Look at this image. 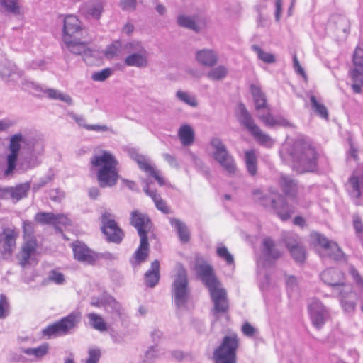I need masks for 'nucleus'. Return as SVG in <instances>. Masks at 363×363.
I'll return each instance as SVG.
<instances>
[{
    "instance_id": "nucleus-1",
    "label": "nucleus",
    "mask_w": 363,
    "mask_h": 363,
    "mask_svg": "<svg viewBox=\"0 0 363 363\" xmlns=\"http://www.w3.org/2000/svg\"><path fill=\"white\" fill-rule=\"evenodd\" d=\"M197 277L208 289L215 313H224L228 311L227 291L222 287L213 267L206 261L197 262L194 267Z\"/></svg>"
},
{
    "instance_id": "nucleus-2",
    "label": "nucleus",
    "mask_w": 363,
    "mask_h": 363,
    "mask_svg": "<svg viewBox=\"0 0 363 363\" xmlns=\"http://www.w3.org/2000/svg\"><path fill=\"white\" fill-rule=\"evenodd\" d=\"M294 162V168L298 173L313 172L317 167L318 154L310 143L297 140L287 150Z\"/></svg>"
},
{
    "instance_id": "nucleus-3",
    "label": "nucleus",
    "mask_w": 363,
    "mask_h": 363,
    "mask_svg": "<svg viewBox=\"0 0 363 363\" xmlns=\"http://www.w3.org/2000/svg\"><path fill=\"white\" fill-rule=\"evenodd\" d=\"M91 164L99 167L97 172V180L101 188L115 186L119 178L117 166L118 162L111 152L103 150L100 155H94L91 158Z\"/></svg>"
},
{
    "instance_id": "nucleus-4",
    "label": "nucleus",
    "mask_w": 363,
    "mask_h": 363,
    "mask_svg": "<svg viewBox=\"0 0 363 363\" xmlns=\"http://www.w3.org/2000/svg\"><path fill=\"white\" fill-rule=\"evenodd\" d=\"M254 200L265 208H272L274 212L284 221L291 218L294 210L285 201V199L277 191L270 190L264 194L259 189L253 191Z\"/></svg>"
},
{
    "instance_id": "nucleus-5",
    "label": "nucleus",
    "mask_w": 363,
    "mask_h": 363,
    "mask_svg": "<svg viewBox=\"0 0 363 363\" xmlns=\"http://www.w3.org/2000/svg\"><path fill=\"white\" fill-rule=\"evenodd\" d=\"M172 298L177 308L184 307L188 303L191 289L186 270L182 267L175 275L171 286Z\"/></svg>"
},
{
    "instance_id": "nucleus-6",
    "label": "nucleus",
    "mask_w": 363,
    "mask_h": 363,
    "mask_svg": "<svg viewBox=\"0 0 363 363\" xmlns=\"http://www.w3.org/2000/svg\"><path fill=\"white\" fill-rule=\"evenodd\" d=\"M210 144L213 149L212 157L215 161L228 174H235L237 172L235 160L222 140L218 137H213L211 138Z\"/></svg>"
},
{
    "instance_id": "nucleus-7",
    "label": "nucleus",
    "mask_w": 363,
    "mask_h": 363,
    "mask_svg": "<svg viewBox=\"0 0 363 363\" xmlns=\"http://www.w3.org/2000/svg\"><path fill=\"white\" fill-rule=\"evenodd\" d=\"M81 319L79 312H72L60 320L48 325L42 331L48 337H58L72 333L77 327Z\"/></svg>"
},
{
    "instance_id": "nucleus-8",
    "label": "nucleus",
    "mask_w": 363,
    "mask_h": 363,
    "mask_svg": "<svg viewBox=\"0 0 363 363\" xmlns=\"http://www.w3.org/2000/svg\"><path fill=\"white\" fill-rule=\"evenodd\" d=\"M238 119L241 125H242L254 137L257 143L260 145L271 147L274 144L273 139L269 135L264 133L258 125L255 123L251 114L247 110L243 104H240Z\"/></svg>"
},
{
    "instance_id": "nucleus-9",
    "label": "nucleus",
    "mask_w": 363,
    "mask_h": 363,
    "mask_svg": "<svg viewBox=\"0 0 363 363\" xmlns=\"http://www.w3.org/2000/svg\"><path fill=\"white\" fill-rule=\"evenodd\" d=\"M239 340L236 335L225 336L219 347L213 352L215 363H236V352Z\"/></svg>"
},
{
    "instance_id": "nucleus-10",
    "label": "nucleus",
    "mask_w": 363,
    "mask_h": 363,
    "mask_svg": "<svg viewBox=\"0 0 363 363\" xmlns=\"http://www.w3.org/2000/svg\"><path fill=\"white\" fill-rule=\"evenodd\" d=\"M113 216L104 211L101 216V230L106 236V239L108 242L119 244L123 239L124 233L123 230L118 225Z\"/></svg>"
},
{
    "instance_id": "nucleus-11",
    "label": "nucleus",
    "mask_w": 363,
    "mask_h": 363,
    "mask_svg": "<svg viewBox=\"0 0 363 363\" xmlns=\"http://www.w3.org/2000/svg\"><path fill=\"white\" fill-rule=\"evenodd\" d=\"M125 49L130 53L124 60V63L127 66L139 68L147 66L148 53L140 43L135 41L128 43L125 45Z\"/></svg>"
},
{
    "instance_id": "nucleus-12",
    "label": "nucleus",
    "mask_w": 363,
    "mask_h": 363,
    "mask_svg": "<svg viewBox=\"0 0 363 363\" xmlns=\"http://www.w3.org/2000/svg\"><path fill=\"white\" fill-rule=\"evenodd\" d=\"M354 67L350 71L353 82L352 89L355 94H359L363 86V49L357 47L352 57Z\"/></svg>"
},
{
    "instance_id": "nucleus-13",
    "label": "nucleus",
    "mask_w": 363,
    "mask_h": 363,
    "mask_svg": "<svg viewBox=\"0 0 363 363\" xmlns=\"http://www.w3.org/2000/svg\"><path fill=\"white\" fill-rule=\"evenodd\" d=\"M29 144V139L23 136L21 133L15 134L11 138L9 145L10 154L7 156V168L4 172L6 176L12 174L15 169L21 145H28Z\"/></svg>"
},
{
    "instance_id": "nucleus-14",
    "label": "nucleus",
    "mask_w": 363,
    "mask_h": 363,
    "mask_svg": "<svg viewBox=\"0 0 363 363\" xmlns=\"http://www.w3.org/2000/svg\"><path fill=\"white\" fill-rule=\"evenodd\" d=\"M312 324L320 329L330 317V311L319 300L315 299L308 306Z\"/></svg>"
},
{
    "instance_id": "nucleus-15",
    "label": "nucleus",
    "mask_w": 363,
    "mask_h": 363,
    "mask_svg": "<svg viewBox=\"0 0 363 363\" xmlns=\"http://www.w3.org/2000/svg\"><path fill=\"white\" fill-rule=\"evenodd\" d=\"M313 239L323 248L325 253L323 257H328L330 259L339 261L343 259L345 254L339 247L338 245L318 233H314L312 235Z\"/></svg>"
},
{
    "instance_id": "nucleus-16",
    "label": "nucleus",
    "mask_w": 363,
    "mask_h": 363,
    "mask_svg": "<svg viewBox=\"0 0 363 363\" xmlns=\"http://www.w3.org/2000/svg\"><path fill=\"white\" fill-rule=\"evenodd\" d=\"M130 223L138 232L140 238H147V233L151 230L152 223L149 216L138 210L130 213Z\"/></svg>"
},
{
    "instance_id": "nucleus-17",
    "label": "nucleus",
    "mask_w": 363,
    "mask_h": 363,
    "mask_svg": "<svg viewBox=\"0 0 363 363\" xmlns=\"http://www.w3.org/2000/svg\"><path fill=\"white\" fill-rule=\"evenodd\" d=\"M74 257L79 262L94 264L99 259L98 253L94 252L86 244L76 241L72 244Z\"/></svg>"
},
{
    "instance_id": "nucleus-18",
    "label": "nucleus",
    "mask_w": 363,
    "mask_h": 363,
    "mask_svg": "<svg viewBox=\"0 0 363 363\" xmlns=\"http://www.w3.org/2000/svg\"><path fill=\"white\" fill-rule=\"evenodd\" d=\"M129 155L141 170L154 177L160 186L164 184V179L159 175V172L150 164L149 160L145 155L139 154L135 150H130Z\"/></svg>"
},
{
    "instance_id": "nucleus-19",
    "label": "nucleus",
    "mask_w": 363,
    "mask_h": 363,
    "mask_svg": "<svg viewBox=\"0 0 363 363\" xmlns=\"http://www.w3.org/2000/svg\"><path fill=\"white\" fill-rule=\"evenodd\" d=\"M320 277L325 284L333 287L336 293H337L343 286H347L345 284L343 273L337 269H327L322 272Z\"/></svg>"
},
{
    "instance_id": "nucleus-20",
    "label": "nucleus",
    "mask_w": 363,
    "mask_h": 363,
    "mask_svg": "<svg viewBox=\"0 0 363 363\" xmlns=\"http://www.w3.org/2000/svg\"><path fill=\"white\" fill-rule=\"evenodd\" d=\"M18 233L13 228H5L0 233V245L2 247L1 254L11 255L16 248Z\"/></svg>"
},
{
    "instance_id": "nucleus-21",
    "label": "nucleus",
    "mask_w": 363,
    "mask_h": 363,
    "mask_svg": "<svg viewBox=\"0 0 363 363\" xmlns=\"http://www.w3.org/2000/svg\"><path fill=\"white\" fill-rule=\"evenodd\" d=\"M82 31L81 23L73 15L67 16L64 19L63 41L79 37Z\"/></svg>"
},
{
    "instance_id": "nucleus-22",
    "label": "nucleus",
    "mask_w": 363,
    "mask_h": 363,
    "mask_svg": "<svg viewBox=\"0 0 363 363\" xmlns=\"http://www.w3.org/2000/svg\"><path fill=\"white\" fill-rule=\"evenodd\" d=\"M337 294L340 297L343 310L348 313L354 312L357 306V296L351 286H343Z\"/></svg>"
},
{
    "instance_id": "nucleus-23",
    "label": "nucleus",
    "mask_w": 363,
    "mask_h": 363,
    "mask_svg": "<svg viewBox=\"0 0 363 363\" xmlns=\"http://www.w3.org/2000/svg\"><path fill=\"white\" fill-rule=\"evenodd\" d=\"M261 250L264 260L269 263L276 261L282 255V252L277 247L274 241L270 237L263 239Z\"/></svg>"
},
{
    "instance_id": "nucleus-24",
    "label": "nucleus",
    "mask_w": 363,
    "mask_h": 363,
    "mask_svg": "<svg viewBox=\"0 0 363 363\" xmlns=\"http://www.w3.org/2000/svg\"><path fill=\"white\" fill-rule=\"evenodd\" d=\"M30 189V182H27L13 187L0 189V197H3L6 194H9L13 199L18 201L27 197Z\"/></svg>"
},
{
    "instance_id": "nucleus-25",
    "label": "nucleus",
    "mask_w": 363,
    "mask_h": 363,
    "mask_svg": "<svg viewBox=\"0 0 363 363\" xmlns=\"http://www.w3.org/2000/svg\"><path fill=\"white\" fill-rule=\"evenodd\" d=\"M35 220L40 225H53L59 223L66 225L67 218L62 214H55L48 212H39L35 216Z\"/></svg>"
},
{
    "instance_id": "nucleus-26",
    "label": "nucleus",
    "mask_w": 363,
    "mask_h": 363,
    "mask_svg": "<svg viewBox=\"0 0 363 363\" xmlns=\"http://www.w3.org/2000/svg\"><path fill=\"white\" fill-rule=\"evenodd\" d=\"M69 50L77 55H91L92 50L88 48L87 44L80 41L79 37L64 41Z\"/></svg>"
},
{
    "instance_id": "nucleus-27",
    "label": "nucleus",
    "mask_w": 363,
    "mask_h": 363,
    "mask_svg": "<svg viewBox=\"0 0 363 363\" xmlns=\"http://www.w3.org/2000/svg\"><path fill=\"white\" fill-rule=\"evenodd\" d=\"M37 241L34 238H29L22 245L19 264L25 267L28 263L31 255L36 251Z\"/></svg>"
},
{
    "instance_id": "nucleus-28",
    "label": "nucleus",
    "mask_w": 363,
    "mask_h": 363,
    "mask_svg": "<svg viewBox=\"0 0 363 363\" xmlns=\"http://www.w3.org/2000/svg\"><path fill=\"white\" fill-rule=\"evenodd\" d=\"M160 278V263L156 259L151 263L150 268L145 274V284L148 287L153 288L158 284Z\"/></svg>"
},
{
    "instance_id": "nucleus-29",
    "label": "nucleus",
    "mask_w": 363,
    "mask_h": 363,
    "mask_svg": "<svg viewBox=\"0 0 363 363\" xmlns=\"http://www.w3.org/2000/svg\"><path fill=\"white\" fill-rule=\"evenodd\" d=\"M196 60L201 65L212 67L218 62L217 54L212 50L203 49L196 52Z\"/></svg>"
},
{
    "instance_id": "nucleus-30",
    "label": "nucleus",
    "mask_w": 363,
    "mask_h": 363,
    "mask_svg": "<svg viewBox=\"0 0 363 363\" xmlns=\"http://www.w3.org/2000/svg\"><path fill=\"white\" fill-rule=\"evenodd\" d=\"M280 185L286 196L292 199L295 198L297 191V183L294 179L287 175H281Z\"/></svg>"
},
{
    "instance_id": "nucleus-31",
    "label": "nucleus",
    "mask_w": 363,
    "mask_h": 363,
    "mask_svg": "<svg viewBox=\"0 0 363 363\" xmlns=\"http://www.w3.org/2000/svg\"><path fill=\"white\" fill-rule=\"evenodd\" d=\"M140 245L134 253V262L133 264L140 265L141 263L145 262L149 254V242L148 238H140Z\"/></svg>"
},
{
    "instance_id": "nucleus-32",
    "label": "nucleus",
    "mask_w": 363,
    "mask_h": 363,
    "mask_svg": "<svg viewBox=\"0 0 363 363\" xmlns=\"http://www.w3.org/2000/svg\"><path fill=\"white\" fill-rule=\"evenodd\" d=\"M170 224L174 227L181 242L186 243L190 239L189 230L186 225L178 218L169 219Z\"/></svg>"
},
{
    "instance_id": "nucleus-33",
    "label": "nucleus",
    "mask_w": 363,
    "mask_h": 363,
    "mask_svg": "<svg viewBox=\"0 0 363 363\" xmlns=\"http://www.w3.org/2000/svg\"><path fill=\"white\" fill-rule=\"evenodd\" d=\"M259 119L268 128H274L277 126L288 127L291 123L285 118L281 117H274L270 113L259 116Z\"/></svg>"
},
{
    "instance_id": "nucleus-34",
    "label": "nucleus",
    "mask_w": 363,
    "mask_h": 363,
    "mask_svg": "<svg viewBox=\"0 0 363 363\" xmlns=\"http://www.w3.org/2000/svg\"><path fill=\"white\" fill-rule=\"evenodd\" d=\"M250 92L252 95L255 108L257 110H260L267 107L266 96L262 91L260 86L253 84H251Z\"/></svg>"
},
{
    "instance_id": "nucleus-35",
    "label": "nucleus",
    "mask_w": 363,
    "mask_h": 363,
    "mask_svg": "<svg viewBox=\"0 0 363 363\" xmlns=\"http://www.w3.org/2000/svg\"><path fill=\"white\" fill-rule=\"evenodd\" d=\"M178 135L182 145L184 146L191 145L194 141V131L188 124L183 125L180 127Z\"/></svg>"
},
{
    "instance_id": "nucleus-36",
    "label": "nucleus",
    "mask_w": 363,
    "mask_h": 363,
    "mask_svg": "<svg viewBox=\"0 0 363 363\" xmlns=\"http://www.w3.org/2000/svg\"><path fill=\"white\" fill-rule=\"evenodd\" d=\"M177 23L179 26L193 30L196 33L200 31L201 28L196 23L195 18L186 15H179L177 17Z\"/></svg>"
},
{
    "instance_id": "nucleus-37",
    "label": "nucleus",
    "mask_w": 363,
    "mask_h": 363,
    "mask_svg": "<svg viewBox=\"0 0 363 363\" xmlns=\"http://www.w3.org/2000/svg\"><path fill=\"white\" fill-rule=\"evenodd\" d=\"M245 159L247 172L252 177L255 176L257 172V159L254 151H246Z\"/></svg>"
},
{
    "instance_id": "nucleus-38",
    "label": "nucleus",
    "mask_w": 363,
    "mask_h": 363,
    "mask_svg": "<svg viewBox=\"0 0 363 363\" xmlns=\"http://www.w3.org/2000/svg\"><path fill=\"white\" fill-rule=\"evenodd\" d=\"M228 74V69L224 65H218L212 68L206 74V77L213 81H221L226 77Z\"/></svg>"
},
{
    "instance_id": "nucleus-39",
    "label": "nucleus",
    "mask_w": 363,
    "mask_h": 363,
    "mask_svg": "<svg viewBox=\"0 0 363 363\" xmlns=\"http://www.w3.org/2000/svg\"><path fill=\"white\" fill-rule=\"evenodd\" d=\"M45 93L48 94L50 99L62 101L68 105H72L73 103L72 99L69 95L64 94L59 90L48 89L45 91Z\"/></svg>"
},
{
    "instance_id": "nucleus-40",
    "label": "nucleus",
    "mask_w": 363,
    "mask_h": 363,
    "mask_svg": "<svg viewBox=\"0 0 363 363\" xmlns=\"http://www.w3.org/2000/svg\"><path fill=\"white\" fill-rule=\"evenodd\" d=\"M40 162L41 161L38 157L34 155L33 152H32L30 157H25L20 162L19 167L22 170L26 171L38 166Z\"/></svg>"
},
{
    "instance_id": "nucleus-41",
    "label": "nucleus",
    "mask_w": 363,
    "mask_h": 363,
    "mask_svg": "<svg viewBox=\"0 0 363 363\" xmlns=\"http://www.w3.org/2000/svg\"><path fill=\"white\" fill-rule=\"evenodd\" d=\"M310 101L311 104L312 109L313 111L318 115L320 117L328 119V112L325 106L323 104L319 103L315 96L311 95L310 97Z\"/></svg>"
},
{
    "instance_id": "nucleus-42",
    "label": "nucleus",
    "mask_w": 363,
    "mask_h": 363,
    "mask_svg": "<svg viewBox=\"0 0 363 363\" xmlns=\"http://www.w3.org/2000/svg\"><path fill=\"white\" fill-rule=\"evenodd\" d=\"M160 355V350L157 345L150 346L145 351L143 357V362L144 363H153Z\"/></svg>"
},
{
    "instance_id": "nucleus-43",
    "label": "nucleus",
    "mask_w": 363,
    "mask_h": 363,
    "mask_svg": "<svg viewBox=\"0 0 363 363\" xmlns=\"http://www.w3.org/2000/svg\"><path fill=\"white\" fill-rule=\"evenodd\" d=\"M88 318L89 320L90 325L95 330L100 332H104L107 330L106 324L100 315L92 313L88 315Z\"/></svg>"
},
{
    "instance_id": "nucleus-44",
    "label": "nucleus",
    "mask_w": 363,
    "mask_h": 363,
    "mask_svg": "<svg viewBox=\"0 0 363 363\" xmlns=\"http://www.w3.org/2000/svg\"><path fill=\"white\" fill-rule=\"evenodd\" d=\"M48 352V345L42 344L38 347L23 349V352L30 356H34L37 359H40L47 354Z\"/></svg>"
},
{
    "instance_id": "nucleus-45",
    "label": "nucleus",
    "mask_w": 363,
    "mask_h": 363,
    "mask_svg": "<svg viewBox=\"0 0 363 363\" xmlns=\"http://www.w3.org/2000/svg\"><path fill=\"white\" fill-rule=\"evenodd\" d=\"M104 11V2L102 0H97L93 2L87 9V13L92 18L99 20Z\"/></svg>"
},
{
    "instance_id": "nucleus-46",
    "label": "nucleus",
    "mask_w": 363,
    "mask_h": 363,
    "mask_svg": "<svg viewBox=\"0 0 363 363\" xmlns=\"http://www.w3.org/2000/svg\"><path fill=\"white\" fill-rule=\"evenodd\" d=\"M121 42L118 40L114 41L112 44L107 46L104 55L108 59H112L121 54Z\"/></svg>"
},
{
    "instance_id": "nucleus-47",
    "label": "nucleus",
    "mask_w": 363,
    "mask_h": 363,
    "mask_svg": "<svg viewBox=\"0 0 363 363\" xmlns=\"http://www.w3.org/2000/svg\"><path fill=\"white\" fill-rule=\"evenodd\" d=\"M105 309L108 312L111 313L114 316L119 317L121 315V305L111 296H109V297H108Z\"/></svg>"
},
{
    "instance_id": "nucleus-48",
    "label": "nucleus",
    "mask_w": 363,
    "mask_h": 363,
    "mask_svg": "<svg viewBox=\"0 0 363 363\" xmlns=\"http://www.w3.org/2000/svg\"><path fill=\"white\" fill-rule=\"evenodd\" d=\"M283 242L289 251L301 245L299 237L293 233H286L284 235Z\"/></svg>"
},
{
    "instance_id": "nucleus-49",
    "label": "nucleus",
    "mask_w": 363,
    "mask_h": 363,
    "mask_svg": "<svg viewBox=\"0 0 363 363\" xmlns=\"http://www.w3.org/2000/svg\"><path fill=\"white\" fill-rule=\"evenodd\" d=\"M0 4L5 10L15 15L20 13V6L18 0H0Z\"/></svg>"
},
{
    "instance_id": "nucleus-50",
    "label": "nucleus",
    "mask_w": 363,
    "mask_h": 363,
    "mask_svg": "<svg viewBox=\"0 0 363 363\" xmlns=\"http://www.w3.org/2000/svg\"><path fill=\"white\" fill-rule=\"evenodd\" d=\"M252 49L257 54L259 59L263 62L270 64L275 62V57L274 55L263 51L259 46L252 45Z\"/></svg>"
},
{
    "instance_id": "nucleus-51",
    "label": "nucleus",
    "mask_w": 363,
    "mask_h": 363,
    "mask_svg": "<svg viewBox=\"0 0 363 363\" xmlns=\"http://www.w3.org/2000/svg\"><path fill=\"white\" fill-rule=\"evenodd\" d=\"M177 98L184 102L185 104L196 107L198 105L197 101L195 97L191 96L188 93L182 90H178L176 93Z\"/></svg>"
},
{
    "instance_id": "nucleus-52",
    "label": "nucleus",
    "mask_w": 363,
    "mask_h": 363,
    "mask_svg": "<svg viewBox=\"0 0 363 363\" xmlns=\"http://www.w3.org/2000/svg\"><path fill=\"white\" fill-rule=\"evenodd\" d=\"M293 259L297 262L302 263L306 259V250L304 247L302 246V245H299L298 246L296 247L295 248L293 247V249L289 251Z\"/></svg>"
},
{
    "instance_id": "nucleus-53",
    "label": "nucleus",
    "mask_w": 363,
    "mask_h": 363,
    "mask_svg": "<svg viewBox=\"0 0 363 363\" xmlns=\"http://www.w3.org/2000/svg\"><path fill=\"white\" fill-rule=\"evenodd\" d=\"M113 74L111 68H105L101 71L94 72L91 79L95 82H104Z\"/></svg>"
},
{
    "instance_id": "nucleus-54",
    "label": "nucleus",
    "mask_w": 363,
    "mask_h": 363,
    "mask_svg": "<svg viewBox=\"0 0 363 363\" xmlns=\"http://www.w3.org/2000/svg\"><path fill=\"white\" fill-rule=\"evenodd\" d=\"M217 255L219 257L225 260L228 264L234 263L233 256L229 252L228 248L225 246L217 248Z\"/></svg>"
},
{
    "instance_id": "nucleus-55",
    "label": "nucleus",
    "mask_w": 363,
    "mask_h": 363,
    "mask_svg": "<svg viewBox=\"0 0 363 363\" xmlns=\"http://www.w3.org/2000/svg\"><path fill=\"white\" fill-rule=\"evenodd\" d=\"M349 272L352 277L354 281L356 282L357 287L363 294V279L360 276L358 270L354 266H350L349 268Z\"/></svg>"
},
{
    "instance_id": "nucleus-56",
    "label": "nucleus",
    "mask_w": 363,
    "mask_h": 363,
    "mask_svg": "<svg viewBox=\"0 0 363 363\" xmlns=\"http://www.w3.org/2000/svg\"><path fill=\"white\" fill-rule=\"evenodd\" d=\"M109 296L110 295H108V294H104L99 297L94 296L91 298L90 303L92 306H95V307L104 306L105 308L106 303H107L108 297H109Z\"/></svg>"
},
{
    "instance_id": "nucleus-57",
    "label": "nucleus",
    "mask_w": 363,
    "mask_h": 363,
    "mask_svg": "<svg viewBox=\"0 0 363 363\" xmlns=\"http://www.w3.org/2000/svg\"><path fill=\"white\" fill-rule=\"evenodd\" d=\"M48 279L57 284H62L65 282V277L62 273L52 270L48 275Z\"/></svg>"
},
{
    "instance_id": "nucleus-58",
    "label": "nucleus",
    "mask_w": 363,
    "mask_h": 363,
    "mask_svg": "<svg viewBox=\"0 0 363 363\" xmlns=\"http://www.w3.org/2000/svg\"><path fill=\"white\" fill-rule=\"evenodd\" d=\"M14 66L10 65H4V67L0 65V76L3 79L9 78L14 72Z\"/></svg>"
},
{
    "instance_id": "nucleus-59",
    "label": "nucleus",
    "mask_w": 363,
    "mask_h": 363,
    "mask_svg": "<svg viewBox=\"0 0 363 363\" xmlns=\"http://www.w3.org/2000/svg\"><path fill=\"white\" fill-rule=\"evenodd\" d=\"M101 357L99 349H90L89 350V358L85 363H98Z\"/></svg>"
},
{
    "instance_id": "nucleus-60",
    "label": "nucleus",
    "mask_w": 363,
    "mask_h": 363,
    "mask_svg": "<svg viewBox=\"0 0 363 363\" xmlns=\"http://www.w3.org/2000/svg\"><path fill=\"white\" fill-rule=\"evenodd\" d=\"M86 129L87 130H92L96 132H106L110 131L112 133H114V131L112 128L108 127L106 125H89L88 126H86Z\"/></svg>"
},
{
    "instance_id": "nucleus-61",
    "label": "nucleus",
    "mask_w": 363,
    "mask_h": 363,
    "mask_svg": "<svg viewBox=\"0 0 363 363\" xmlns=\"http://www.w3.org/2000/svg\"><path fill=\"white\" fill-rule=\"evenodd\" d=\"M157 199H155L153 201L155 204L156 208L159 211H162L164 213H166V214L169 213V209L167 207L165 201L163 200L160 196Z\"/></svg>"
},
{
    "instance_id": "nucleus-62",
    "label": "nucleus",
    "mask_w": 363,
    "mask_h": 363,
    "mask_svg": "<svg viewBox=\"0 0 363 363\" xmlns=\"http://www.w3.org/2000/svg\"><path fill=\"white\" fill-rule=\"evenodd\" d=\"M136 0H121L120 6L123 10H135L136 7Z\"/></svg>"
},
{
    "instance_id": "nucleus-63",
    "label": "nucleus",
    "mask_w": 363,
    "mask_h": 363,
    "mask_svg": "<svg viewBox=\"0 0 363 363\" xmlns=\"http://www.w3.org/2000/svg\"><path fill=\"white\" fill-rule=\"evenodd\" d=\"M242 332L247 337H252L256 333V329L249 323L246 322L242 326Z\"/></svg>"
},
{
    "instance_id": "nucleus-64",
    "label": "nucleus",
    "mask_w": 363,
    "mask_h": 363,
    "mask_svg": "<svg viewBox=\"0 0 363 363\" xmlns=\"http://www.w3.org/2000/svg\"><path fill=\"white\" fill-rule=\"evenodd\" d=\"M52 180L51 177L48 176L42 178L38 182L33 184L32 189L33 192H37L40 189L45 186L48 182Z\"/></svg>"
}]
</instances>
